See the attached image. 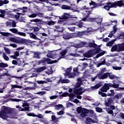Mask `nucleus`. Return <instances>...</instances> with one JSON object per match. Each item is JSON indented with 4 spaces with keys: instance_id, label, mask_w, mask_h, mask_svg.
I'll use <instances>...</instances> for the list:
<instances>
[{
    "instance_id": "obj_16",
    "label": "nucleus",
    "mask_w": 124,
    "mask_h": 124,
    "mask_svg": "<svg viewBox=\"0 0 124 124\" xmlns=\"http://www.w3.org/2000/svg\"><path fill=\"white\" fill-rule=\"evenodd\" d=\"M57 83L58 84H60V83H62V84H68V83H70V80L67 79H62V78L61 77L59 80L57 81Z\"/></svg>"
},
{
    "instance_id": "obj_61",
    "label": "nucleus",
    "mask_w": 124,
    "mask_h": 124,
    "mask_svg": "<svg viewBox=\"0 0 124 124\" xmlns=\"http://www.w3.org/2000/svg\"><path fill=\"white\" fill-rule=\"evenodd\" d=\"M69 56H71V57H80V55L77 53H70Z\"/></svg>"
},
{
    "instance_id": "obj_5",
    "label": "nucleus",
    "mask_w": 124,
    "mask_h": 124,
    "mask_svg": "<svg viewBox=\"0 0 124 124\" xmlns=\"http://www.w3.org/2000/svg\"><path fill=\"white\" fill-rule=\"evenodd\" d=\"M82 14L84 17L82 19V21H83V22H87L88 18H89L90 15L92 14V12L88 9H86V6H84Z\"/></svg>"
},
{
    "instance_id": "obj_33",
    "label": "nucleus",
    "mask_w": 124,
    "mask_h": 124,
    "mask_svg": "<svg viewBox=\"0 0 124 124\" xmlns=\"http://www.w3.org/2000/svg\"><path fill=\"white\" fill-rule=\"evenodd\" d=\"M6 15H8L9 17H10V18H12V17H14V14L12 13V11L6 10Z\"/></svg>"
},
{
    "instance_id": "obj_12",
    "label": "nucleus",
    "mask_w": 124,
    "mask_h": 124,
    "mask_svg": "<svg viewBox=\"0 0 124 124\" xmlns=\"http://www.w3.org/2000/svg\"><path fill=\"white\" fill-rule=\"evenodd\" d=\"M113 7H122V6H124V2L123 0H119L116 1L112 3Z\"/></svg>"
},
{
    "instance_id": "obj_4",
    "label": "nucleus",
    "mask_w": 124,
    "mask_h": 124,
    "mask_svg": "<svg viewBox=\"0 0 124 124\" xmlns=\"http://www.w3.org/2000/svg\"><path fill=\"white\" fill-rule=\"evenodd\" d=\"M111 52H122L124 51V43L122 44L115 45L111 49Z\"/></svg>"
},
{
    "instance_id": "obj_62",
    "label": "nucleus",
    "mask_w": 124,
    "mask_h": 124,
    "mask_svg": "<svg viewBox=\"0 0 124 124\" xmlns=\"http://www.w3.org/2000/svg\"><path fill=\"white\" fill-rule=\"evenodd\" d=\"M107 74H108V77H109V79H113L114 78H115V75L111 74L109 73H107Z\"/></svg>"
},
{
    "instance_id": "obj_41",
    "label": "nucleus",
    "mask_w": 124,
    "mask_h": 124,
    "mask_svg": "<svg viewBox=\"0 0 124 124\" xmlns=\"http://www.w3.org/2000/svg\"><path fill=\"white\" fill-rule=\"evenodd\" d=\"M4 50L7 55H10L11 54V50H10L9 48L4 47Z\"/></svg>"
},
{
    "instance_id": "obj_45",
    "label": "nucleus",
    "mask_w": 124,
    "mask_h": 124,
    "mask_svg": "<svg viewBox=\"0 0 124 124\" xmlns=\"http://www.w3.org/2000/svg\"><path fill=\"white\" fill-rule=\"evenodd\" d=\"M2 57L5 61H6V62H8V61H9V57L7 56V55H6V53H3Z\"/></svg>"
},
{
    "instance_id": "obj_8",
    "label": "nucleus",
    "mask_w": 124,
    "mask_h": 124,
    "mask_svg": "<svg viewBox=\"0 0 124 124\" xmlns=\"http://www.w3.org/2000/svg\"><path fill=\"white\" fill-rule=\"evenodd\" d=\"M56 51L58 50L50 51L47 53V57H48V58H50V59H53V60H54V59H57V60H58V54H57Z\"/></svg>"
},
{
    "instance_id": "obj_39",
    "label": "nucleus",
    "mask_w": 124,
    "mask_h": 124,
    "mask_svg": "<svg viewBox=\"0 0 124 124\" xmlns=\"http://www.w3.org/2000/svg\"><path fill=\"white\" fill-rule=\"evenodd\" d=\"M45 69H46V67L43 66L36 69V70L37 72H42V71H44V70H45Z\"/></svg>"
},
{
    "instance_id": "obj_49",
    "label": "nucleus",
    "mask_w": 124,
    "mask_h": 124,
    "mask_svg": "<svg viewBox=\"0 0 124 124\" xmlns=\"http://www.w3.org/2000/svg\"><path fill=\"white\" fill-rule=\"evenodd\" d=\"M115 41H116V39L113 40L111 41H110V42L107 43L106 44L107 46H112V45H113V44H114V42H115Z\"/></svg>"
},
{
    "instance_id": "obj_15",
    "label": "nucleus",
    "mask_w": 124,
    "mask_h": 124,
    "mask_svg": "<svg viewBox=\"0 0 124 124\" xmlns=\"http://www.w3.org/2000/svg\"><path fill=\"white\" fill-rule=\"evenodd\" d=\"M109 86L112 87V88H114L115 89H117L116 91H121V90H124V88H119L120 85L118 83H109Z\"/></svg>"
},
{
    "instance_id": "obj_64",
    "label": "nucleus",
    "mask_w": 124,
    "mask_h": 124,
    "mask_svg": "<svg viewBox=\"0 0 124 124\" xmlns=\"http://www.w3.org/2000/svg\"><path fill=\"white\" fill-rule=\"evenodd\" d=\"M77 111L78 114H80V113H81L83 111V110H82V107H78L77 108Z\"/></svg>"
},
{
    "instance_id": "obj_9",
    "label": "nucleus",
    "mask_w": 124,
    "mask_h": 124,
    "mask_svg": "<svg viewBox=\"0 0 124 124\" xmlns=\"http://www.w3.org/2000/svg\"><path fill=\"white\" fill-rule=\"evenodd\" d=\"M111 23H115L116 25L113 27V30L109 34L108 37H110V38H112L113 37V35L116 33V31H117V27L116 26H117V24H118V21L117 20H114V21H111Z\"/></svg>"
},
{
    "instance_id": "obj_10",
    "label": "nucleus",
    "mask_w": 124,
    "mask_h": 124,
    "mask_svg": "<svg viewBox=\"0 0 124 124\" xmlns=\"http://www.w3.org/2000/svg\"><path fill=\"white\" fill-rule=\"evenodd\" d=\"M30 22H31V25H34V26H38L39 24H43L42 20L38 18L30 20Z\"/></svg>"
},
{
    "instance_id": "obj_28",
    "label": "nucleus",
    "mask_w": 124,
    "mask_h": 124,
    "mask_svg": "<svg viewBox=\"0 0 124 124\" xmlns=\"http://www.w3.org/2000/svg\"><path fill=\"white\" fill-rule=\"evenodd\" d=\"M20 56V52L18 51H16L15 52V54L14 55L10 56V58H12V59H14L16 60V58Z\"/></svg>"
},
{
    "instance_id": "obj_48",
    "label": "nucleus",
    "mask_w": 124,
    "mask_h": 124,
    "mask_svg": "<svg viewBox=\"0 0 124 124\" xmlns=\"http://www.w3.org/2000/svg\"><path fill=\"white\" fill-rule=\"evenodd\" d=\"M42 91H51V86L44 87L41 88Z\"/></svg>"
},
{
    "instance_id": "obj_6",
    "label": "nucleus",
    "mask_w": 124,
    "mask_h": 124,
    "mask_svg": "<svg viewBox=\"0 0 124 124\" xmlns=\"http://www.w3.org/2000/svg\"><path fill=\"white\" fill-rule=\"evenodd\" d=\"M10 41L12 42H15L16 43H17L18 44H22L23 43H25L26 40L19 37H11L10 38Z\"/></svg>"
},
{
    "instance_id": "obj_50",
    "label": "nucleus",
    "mask_w": 124,
    "mask_h": 124,
    "mask_svg": "<svg viewBox=\"0 0 124 124\" xmlns=\"http://www.w3.org/2000/svg\"><path fill=\"white\" fill-rule=\"evenodd\" d=\"M30 36L31 38H33V39H38V38L33 33H30Z\"/></svg>"
},
{
    "instance_id": "obj_1",
    "label": "nucleus",
    "mask_w": 124,
    "mask_h": 124,
    "mask_svg": "<svg viewBox=\"0 0 124 124\" xmlns=\"http://www.w3.org/2000/svg\"><path fill=\"white\" fill-rule=\"evenodd\" d=\"M15 111L14 108H12L9 107L2 106L1 108V110L0 111V118L2 119V120H7L8 118H11L12 119H15L14 117H10L9 115L10 114L13 113V112Z\"/></svg>"
},
{
    "instance_id": "obj_24",
    "label": "nucleus",
    "mask_w": 124,
    "mask_h": 124,
    "mask_svg": "<svg viewBox=\"0 0 124 124\" xmlns=\"http://www.w3.org/2000/svg\"><path fill=\"white\" fill-rule=\"evenodd\" d=\"M112 7H114L113 3L108 2L106 5L104 6V8L106 10L108 11V10H110V8H111Z\"/></svg>"
},
{
    "instance_id": "obj_57",
    "label": "nucleus",
    "mask_w": 124,
    "mask_h": 124,
    "mask_svg": "<svg viewBox=\"0 0 124 124\" xmlns=\"http://www.w3.org/2000/svg\"><path fill=\"white\" fill-rule=\"evenodd\" d=\"M1 35L3 36H10V35H12L11 33H7V32H1Z\"/></svg>"
},
{
    "instance_id": "obj_25",
    "label": "nucleus",
    "mask_w": 124,
    "mask_h": 124,
    "mask_svg": "<svg viewBox=\"0 0 124 124\" xmlns=\"http://www.w3.org/2000/svg\"><path fill=\"white\" fill-rule=\"evenodd\" d=\"M93 51L90 50L88 52L84 53L83 56L85 58H92V57H93Z\"/></svg>"
},
{
    "instance_id": "obj_3",
    "label": "nucleus",
    "mask_w": 124,
    "mask_h": 124,
    "mask_svg": "<svg viewBox=\"0 0 124 124\" xmlns=\"http://www.w3.org/2000/svg\"><path fill=\"white\" fill-rule=\"evenodd\" d=\"M68 18H77V17L76 16H72L70 15V14L68 13H64V14L61 16L60 17V20H58V24H63V25H64V23L62 20H65V19H68Z\"/></svg>"
},
{
    "instance_id": "obj_52",
    "label": "nucleus",
    "mask_w": 124,
    "mask_h": 124,
    "mask_svg": "<svg viewBox=\"0 0 124 124\" xmlns=\"http://www.w3.org/2000/svg\"><path fill=\"white\" fill-rule=\"evenodd\" d=\"M85 67H83V65H78V68L79 71H83L85 69Z\"/></svg>"
},
{
    "instance_id": "obj_34",
    "label": "nucleus",
    "mask_w": 124,
    "mask_h": 124,
    "mask_svg": "<svg viewBox=\"0 0 124 124\" xmlns=\"http://www.w3.org/2000/svg\"><path fill=\"white\" fill-rule=\"evenodd\" d=\"M89 46L92 48H96V46H97V45L94 43V41L93 40L92 42L89 43Z\"/></svg>"
},
{
    "instance_id": "obj_7",
    "label": "nucleus",
    "mask_w": 124,
    "mask_h": 124,
    "mask_svg": "<svg viewBox=\"0 0 124 124\" xmlns=\"http://www.w3.org/2000/svg\"><path fill=\"white\" fill-rule=\"evenodd\" d=\"M67 53V49L62 50V52H60V53L61 57L58 56V55H57V60H55L54 61H52V63H55L56 62H59L61 59H62V58H63V57H64V56H65L66 55Z\"/></svg>"
},
{
    "instance_id": "obj_17",
    "label": "nucleus",
    "mask_w": 124,
    "mask_h": 124,
    "mask_svg": "<svg viewBox=\"0 0 124 124\" xmlns=\"http://www.w3.org/2000/svg\"><path fill=\"white\" fill-rule=\"evenodd\" d=\"M109 89H110V85H109V83H105L104 86L101 88V91L106 93Z\"/></svg>"
},
{
    "instance_id": "obj_63",
    "label": "nucleus",
    "mask_w": 124,
    "mask_h": 124,
    "mask_svg": "<svg viewBox=\"0 0 124 124\" xmlns=\"http://www.w3.org/2000/svg\"><path fill=\"white\" fill-rule=\"evenodd\" d=\"M95 20H96V19H95V18H89V19L87 18V20L88 22H95Z\"/></svg>"
},
{
    "instance_id": "obj_46",
    "label": "nucleus",
    "mask_w": 124,
    "mask_h": 124,
    "mask_svg": "<svg viewBox=\"0 0 124 124\" xmlns=\"http://www.w3.org/2000/svg\"><path fill=\"white\" fill-rule=\"evenodd\" d=\"M57 22L56 21H47L46 22V25H48V26H53L55 25Z\"/></svg>"
},
{
    "instance_id": "obj_35",
    "label": "nucleus",
    "mask_w": 124,
    "mask_h": 124,
    "mask_svg": "<svg viewBox=\"0 0 124 124\" xmlns=\"http://www.w3.org/2000/svg\"><path fill=\"white\" fill-rule=\"evenodd\" d=\"M61 8L62 9H65L68 10H70L72 9L71 7L67 5H62L61 7Z\"/></svg>"
},
{
    "instance_id": "obj_22",
    "label": "nucleus",
    "mask_w": 124,
    "mask_h": 124,
    "mask_svg": "<svg viewBox=\"0 0 124 124\" xmlns=\"http://www.w3.org/2000/svg\"><path fill=\"white\" fill-rule=\"evenodd\" d=\"M62 37L63 39H65L66 40L70 39V38H74V37H73V34H69V33L64 34L63 35Z\"/></svg>"
},
{
    "instance_id": "obj_38",
    "label": "nucleus",
    "mask_w": 124,
    "mask_h": 124,
    "mask_svg": "<svg viewBox=\"0 0 124 124\" xmlns=\"http://www.w3.org/2000/svg\"><path fill=\"white\" fill-rule=\"evenodd\" d=\"M96 20H95V22H96L97 24H101V22H102V17L100 16H98L97 18H95Z\"/></svg>"
},
{
    "instance_id": "obj_42",
    "label": "nucleus",
    "mask_w": 124,
    "mask_h": 124,
    "mask_svg": "<svg viewBox=\"0 0 124 124\" xmlns=\"http://www.w3.org/2000/svg\"><path fill=\"white\" fill-rule=\"evenodd\" d=\"M21 15H25V14L22 13H17V15H15V18L16 20H19L20 19V16Z\"/></svg>"
},
{
    "instance_id": "obj_29",
    "label": "nucleus",
    "mask_w": 124,
    "mask_h": 124,
    "mask_svg": "<svg viewBox=\"0 0 124 124\" xmlns=\"http://www.w3.org/2000/svg\"><path fill=\"white\" fill-rule=\"evenodd\" d=\"M86 122L88 124H91V123H93V124L97 123V120H93L91 118H86Z\"/></svg>"
},
{
    "instance_id": "obj_55",
    "label": "nucleus",
    "mask_w": 124,
    "mask_h": 124,
    "mask_svg": "<svg viewBox=\"0 0 124 124\" xmlns=\"http://www.w3.org/2000/svg\"><path fill=\"white\" fill-rule=\"evenodd\" d=\"M32 96H33V95H32V94H31V93H26L25 94L26 97H28L29 98H31V97H32Z\"/></svg>"
},
{
    "instance_id": "obj_44",
    "label": "nucleus",
    "mask_w": 124,
    "mask_h": 124,
    "mask_svg": "<svg viewBox=\"0 0 124 124\" xmlns=\"http://www.w3.org/2000/svg\"><path fill=\"white\" fill-rule=\"evenodd\" d=\"M37 77V74L36 73H29L28 74V77L29 78H33V77Z\"/></svg>"
},
{
    "instance_id": "obj_58",
    "label": "nucleus",
    "mask_w": 124,
    "mask_h": 124,
    "mask_svg": "<svg viewBox=\"0 0 124 124\" xmlns=\"http://www.w3.org/2000/svg\"><path fill=\"white\" fill-rule=\"evenodd\" d=\"M67 76H68L69 78H74L75 77V74L73 73H70L68 75H67Z\"/></svg>"
},
{
    "instance_id": "obj_32",
    "label": "nucleus",
    "mask_w": 124,
    "mask_h": 124,
    "mask_svg": "<svg viewBox=\"0 0 124 124\" xmlns=\"http://www.w3.org/2000/svg\"><path fill=\"white\" fill-rule=\"evenodd\" d=\"M28 116H32V117H37V118H39V119H43V115L42 114H39L38 115H36L34 114H28Z\"/></svg>"
},
{
    "instance_id": "obj_36",
    "label": "nucleus",
    "mask_w": 124,
    "mask_h": 124,
    "mask_svg": "<svg viewBox=\"0 0 124 124\" xmlns=\"http://www.w3.org/2000/svg\"><path fill=\"white\" fill-rule=\"evenodd\" d=\"M7 3H9L8 0H0V6H2L4 4H7Z\"/></svg>"
},
{
    "instance_id": "obj_27",
    "label": "nucleus",
    "mask_w": 124,
    "mask_h": 124,
    "mask_svg": "<svg viewBox=\"0 0 124 124\" xmlns=\"http://www.w3.org/2000/svg\"><path fill=\"white\" fill-rule=\"evenodd\" d=\"M51 62V60L49 58L45 59V60H42L39 61V64H41L42 63H46V62H47V63H49Z\"/></svg>"
},
{
    "instance_id": "obj_14",
    "label": "nucleus",
    "mask_w": 124,
    "mask_h": 124,
    "mask_svg": "<svg viewBox=\"0 0 124 124\" xmlns=\"http://www.w3.org/2000/svg\"><path fill=\"white\" fill-rule=\"evenodd\" d=\"M90 5H93L94 7H92V8H97L98 6H102L104 5V3H103V1H101L99 4H96L95 2L92 1L91 3H90Z\"/></svg>"
},
{
    "instance_id": "obj_40",
    "label": "nucleus",
    "mask_w": 124,
    "mask_h": 124,
    "mask_svg": "<svg viewBox=\"0 0 124 124\" xmlns=\"http://www.w3.org/2000/svg\"><path fill=\"white\" fill-rule=\"evenodd\" d=\"M100 87H101V85L100 84H97L94 86L91 87L90 89H91V90H95L96 89H98V88H100Z\"/></svg>"
},
{
    "instance_id": "obj_30",
    "label": "nucleus",
    "mask_w": 124,
    "mask_h": 124,
    "mask_svg": "<svg viewBox=\"0 0 124 124\" xmlns=\"http://www.w3.org/2000/svg\"><path fill=\"white\" fill-rule=\"evenodd\" d=\"M115 106H111L110 108H106V111L108 113V114H110L111 115H112L113 114V110H115Z\"/></svg>"
},
{
    "instance_id": "obj_18",
    "label": "nucleus",
    "mask_w": 124,
    "mask_h": 124,
    "mask_svg": "<svg viewBox=\"0 0 124 124\" xmlns=\"http://www.w3.org/2000/svg\"><path fill=\"white\" fill-rule=\"evenodd\" d=\"M73 34V37H81V36H83V35H85V31H79L77 33H74Z\"/></svg>"
},
{
    "instance_id": "obj_11",
    "label": "nucleus",
    "mask_w": 124,
    "mask_h": 124,
    "mask_svg": "<svg viewBox=\"0 0 124 124\" xmlns=\"http://www.w3.org/2000/svg\"><path fill=\"white\" fill-rule=\"evenodd\" d=\"M22 107L23 108H21L19 106H16V107L19 111H29V104L28 103H24L23 104Z\"/></svg>"
},
{
    "instance_id": "obj_23",
    "label": "nucleus",
    "mask_w": 124,
    "mask_h": 124,
    "mask_svg": "<svg viewBox=\"0 0 124 124\" xmlns=\"http://www.w3.org/2000/svg\"><path fill=\"white\" fill-rule=\"evenodd\" d=\"M63 70L65 71V73H64V75L65 76H67L70 73H71V70H72V66H70V67L68 68L65 70V69L62 68Z\"/></svg>"
},
{
    "instance_id": "obj_53",
    "label": "nucleus",
    "mask_w": 124,
    "mask_h": 124,
    "mask_svg": "<svg viewBox=\"0 0 124 124\" xmlns=\"http://www.w3.org/2000/svg\"><path fill=\"white\" fill-rule=\"evenodd\" d=\"M17 34H18V35H20V36H23V37H26L27 36V34H26V33L25 32L18 31Z\"/></svg>"
},
{
    "instance_id": "obj_21",
    "label": "nucleus",
    "mask_w": 124,
    "mask_h": 124,
    "mask_svg": "<svg viewBox=\"0 0 124 124\" xmlns=\"http://www.w3.org/2000/svg\"><path fill=\"white\" fill-rule=\"evenodd\" d=\"M100 31V32H102V31H104V28L100 27V28H98L97 29H96V30L92 29V28H88L87 29V31L88 32L94 31Z\"/></svg>"
},
{
    "instance_id": "obj_51",
    "label": "nucleus",
    "mask_w": 124,
    "mask_h": 124,
    "mask_svg": "<svg viewBox=\"0 0 124 124\" xmlns=\"http://www.w3.org/2000/svg\"><path fill=\"white\" fill-rule=\"evenodd\" d=\"M28 16L29 18H35L37 16V14L34 13L31 15L28 14Z\"/></svg>"
},
{
    "instance_id": "obj_59",
    "label": "nucleus",
    "mask_w": 124,
    "mask_h": 124,
    "mask_svg": "<svg viewBox=\"0 0 124 124\" xmlns=\"http://www.w3.org/2000/svg\"><path fill=\"white\" fill-rule=\"evenodd\" d=\"M80 116L81 117H82V118H84V117L88 116V113L85 111H82L80 113Z\"/></svg>"
},
{
    "instance_id": "obj_20",
    "label": "nucleus",
    "mask_w": 124,
    "mask_h": 124,
    "mask_svg": "<svg viewBox=\"0 0 124 124\" xmlns=\"http://www.w3.org/2000/svg\"><path fill=\"white\" fill-rule=\"evenodd\" d=\"M71 47H73V48H82V47H83V45H82L81 43L78 44H72V45L67 46L66 49H69L71 48Z\"/></svg>"
},
{
    "instance_id": "obj_60",
    "label": "nucleus",
    "mask_w": 124,
    "mask_h": 124,
    "mask_svg": "<svg viewBox=\"0 0 124 124\" xmlns=\"http://www.w3.org/2000/svg\"><path fill=\"white\" fill-rule=\"evenodd\" d=\"M112 68L113 69H114V70H121L122 69V67L113 66H112Z\"/></svg>"
},
{
    "instance_id": "obj_54",
    "label": "nucleus",
    "mask_w": 124,
    "mask_h": 124,
    "mask_svg": "<svg viewBox=\"0 0 124 124\" xmlns=\"http://www.w3.org/2000/svg\"><path fill=\"white\" fill-rule=\"evenodd\" d=\"M8 65L4 63H0V67L4 68V67H8Z\"/></svg>"
},
{
    "instance_id": "obj_31",
    "label": "nucleus",
    "mask_w": 124,
    "mask_h": 124,
    "mask_svg": "<svg viewBox=\"0 0 124 124\" xmlns=\"http://www.w3.org/2000/svg\"><path fill=\"white\" fill-rule=\"evenodd\" d=\"M33 58H34L35 59H40V55H41V53L39 52H33Z\"/></svg>"
},
{
    "instance_id": "obj_13",
    "label": "nucleus",
    "mask_w": 124,
    "mask_h": 124,
    "mask_svg": "<svg viewBox=\"0 0 124 124\" xmlns=\"http://www.w3.org/2000/svg\"><path fill=\"white\" fill-rule=\"evenodd\" d=\"M108 74L105 73H99L97 75V77L98 79H99V80H104V79H106L108 78Z\"/></svg>"
},
{
    "instance_id": "obj_56",
    "label": "nucleus",
    "mask_w": 124,
    "mask_h": 124,
    "mask_svg": "<svg viewBox=\"0 0 124 124\" xmlns=\"http://www.w3.org/2000/svg\"><path fill=\"white\" fill-rule=\"evenodd\" d=\"M105 105L107 106V107H109L111 105V101L110 99L108 100V102H106Z\"/></svg>"
},
{
    "instance_id": "obj_2",
    "label": "nucleus",
    "mask_w": 124,
    "mask_h": 124,
    "mask_svg": "<svg viewBox=\"0 0 124 124\" xmlns=\"http://www.w3.org/2000/svg\"><path fill=\"white\" fill-rule=\"evenodd\" d=\"M82 84V79L79 78H78V82L74 85V93L77 95V97L78 99H81L82 98L81 94L85 93V89L81 87Z\"/></svg>"
},
{
    "instance_id": "obj_43",
    "label": "nucleus",
    "mask_w": 124,
    "mask_h": 124,
    "mask_svg": "<svg viewBox=\"0 0 124 124\" xmlns=\"http://www.w3.org/2000/svg\"><path fill=\"white\" fill-rule=\"evenodd\" d=\"M56 110H61V109H62L63 108V106L62 104H59L55 106Z\"/></svg>"
},
{
    "instance_id": "obj_26",
    "label": "nucleus",
    "mask_w": 124,
    "mask_h": 124,
    "mask_svg": "<svg viewBox=\"0 0 124 124\" xmlns=\"http://www.w3.org/2000/svg\"><path fill=\"white\" fill-rule=\"evenodd\" d=\"M55 29H54V31H59V32H63L64 29L63 27H61L59 25L55 26Z\"/></svg>"
},
{
    "instance_id": "obj_37",
    "label": "nucleus",
    "mask_w": 124,
    "mask_h": 124,
    "mask_svg": "<svg viewBox=\"0 0 124 124\" xmlns=\"http://www.w3.org/2000/svg\"><path fill=\"white\" fill-rule=\"evenodd\" d=\"M89 112L91 115L92 118H95L96 119V114L94 113V111H93V110H90Z\"/></svg>"
},
{
    "instance_id": "obj_47",
    "label": "nucleus",
    "mask_w": 124,
    "mask_h": 124,
    "mask_svg": "<svg viewBox=\"0 0 124 124\" xmlns=\"http://www.w3.org/2000/svg\"><path fill=\"white\" fill-rule=\"evenodd\" d=\"M9 30L10 31H12V32H13V33H16V34H18V32H19L18 30L15 28L10 29Z\"/></svg>"
},
{
    "instance_id": "obj_19",
    "label": "nucleus",
    "mask_w": 124,
    "mask_h": 124,
    "mask_svg": "<svg viewBox=\"0 0 124 124\" xmlns=\"http://www.w3.org/2000/svg\"><path fill=\"white\" fill-rule=\"evenodd\" d=\"M68 25L69 26H77L78 27V28H81L83 27V25H84V22H83L82 21H80L76 23H72L71 24H69Z\"/></svg>"
}]
</instances>
